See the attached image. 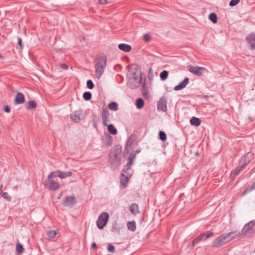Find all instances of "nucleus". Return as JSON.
I'll return each mask as SVG.
<instances>
[{
	"instance_id": "f257e3e1",
	"label": "nucleus",
	"mask_w": 255,
	"mask_h": 255,
	"mask_svg": "<svg viewBox=\"0 0 255 255\" xmlns=\"http://www.w3.org/2000/svg\"><path fill=\"white\" fill-rule=\"evenodd\" d=\"M141 71L137 68L131 69L127 73V84L132 89L139 86L142 81Z\"/></svg>"
},
{
	"instance_id": "f03ea898",
	"label": "nucleus",
	"mask_w": 255,
	"mask_h": 255,
	"mask_svg": "<svg viewBox=\"0 0 255 255\" xmlns=\"http://www.w3.org/2000/svg\"><path fill=\"white\" fill-rule=\"evenodd\" d=\"M121 148L120 145H116L109 154V161L113 170L117 169L121 164Z\"/></svg>"
},
{
	"instance_id": "7ed1b4c3",
	"label": "nucleus",
	"mask_w": 255,
	"mask_h": 255,
	"mask_svg": "<svg viewBox=\"0 0 255 255\" xmlns=\"http://www.w3.org/2000/svg\"><path fill=\"white\" fill-rule=\"evenodd\" d=\"M95 65L96 75L98 79H100L103 75L107 65V57L102 55L97 58Z\"/></svg>"
},
{
	"instance_id": "20e7f679",
	"label": "nucleus",
	"mask_w": 255,
	"mask_h": 255,
	"mask_svg": "<svg viewBox=\"0 0 255 255\" xmlns=\"http://www.w3.org/2000/svg\"><path fill=\"white\" fill-rule=\"evenodd\" d=\"M109 215L107 212H103L101 214L96 222L97 227L99 229H103L107 225L109 220Z\"/></svg>"
},
{
	"instance_id": "39448f33",
	"label": "nucleus",
	"mask_w": 255,
	"mask_h": 255,
	"mask_svg": "<svg viewBox=\"0 0 255 255\" xmlns=\"http://www.w3.org/2000/svg\"><path fill=\"white\" fill-rule=\"evenodd\" d=\"M227 238L225 234H222L221 236L216 238L213 242L212 246L215 248H219L228 243Z\"/></svg>"
},
{
	"instance_id": "423d86ee",
	"label": "nucleus",
	"mask_w": 255,
	"mask_h": 255,
	"mask_svg": "<svg viewBox=\"0 0 255 255\" xmlns=\"http://www.w3.org/2000/svg\"><path fill=\"white\" fill-rule=\"evenodd\" d=\"M242 234L247 235V233L253 234L255 232V222L251 221L244 226L242 231Z\"/></svg>"
},
{
	"instance_id": "0eeeda50",
	"label": "nucleus",
	"mask_w": 255,
	"mask_h": 255,
	"mask_svg": "<svg viewBox=\"0 0 255 255\" xmlns=\"http://www.w3.org/2000/svg\"><path fill=\"white\" fill-rule=\"evenodd\" d=\"M44 185L47 189L52 191L56 190L60 186L58 182L51 178H48V180L45 182Z\"/></svg>"
},
{
	"instance_id": "6e6552de",
	"label": "nucleus",
	"mask_w": 255,
	"mask_h": 255,
	"mask_svg": "<svg viewBox=\"0 0 255 255\" xmlns=\"http://www.w3.org/2000/svg\"><path fill=\"white\" fill-rule=\"evenodd\" d=\"M246 40L247 44L252 50L255 49V34L251 33L246 37Z\"/></svg>"
},
{
	"instance_id": "1a4fd4ad",
	"label": "nucleus",
	"mask_w": 255,
	"mask_h": 255,
	"mask_svg": "<svg viewBox=\"0 0 255 255\" xmlns=\"http://www.w3.org/2000/svg\"><path fill=\"white\" fill-rule=\"evenodd\" d=\"M167 98L165 97H162L160 98L157 103L158 110L166 112L167 110Z\"/></svg>"
},
{
	"instance_id": "9d476101",
	"label": "nucleus",
	"mask_w": 255,
	"mask_h": 255,
	"mask_svg": "<svg viewBox=\"0 0 255 255\" xmlns=\"http://www.w3.org/2000/svg\"><path fill=\"white\" fill-rule=\"evenodd\" d=\"M76 202V198L74 196L66 197L63 201V205L67 207H72Z\"/></svg>"
},
{
	"instance_id": "9b49d317",
	"label": "nucleus",
	"mask_w": 255,
	"mask_h": 255,
	"mask_svg": "<svg viewBox=\"0 0 255 255\" xmlns=\"http://www.w3.org/2000/svg\"><path fill=\"white\" fill-rule=\"evenodd\" d=\"M205 68L204 67H199V66H188V70L189 71L193 73L195 75H196L197 76H201L202 75L203 72Z\"/></svg>"
},
{
	"instance_id": "f8f14e48",
	"label": "nucleus",
	"mask_w": 255,
	"mask_h": 255,
	"mask_svg": "<svg viewBox=\"0 0 255 255\" xmlns=\"http://www.w3.org/2000/svg\"><path fill=\"white\" fill-rule=\"evenodd\" d=\"M82 112L81 110H77L70 115L71 120L75 123H78L81 120Z\"/></svg>"
},
{
	"instance_id": "ddd939ff",
	"label": "nucleus",
	"mask_w": 255,
	"mask_h": 255,
	"mask_svg": "<svg viewBox=\"0 0 255 255\" xmlns=\"http://www.w3.org/2000/svg\"><path fill=\"white\" fill-rule=\"evenodd\" d=\"M189 79L188 78L186 77L184 80L181 81L178 85L174 87L175 91H179L184 89L189 83Z\"/></svg>"
},
{
	"instance_id": "4468645a",
	"label": "nucleus",
	"mask_w": 255,
	"mask_h": 255,
	"mask_svg": "<svg viewBox=\"0 0 255 255\" xmlns=\"http://www.w3.org/2000/svg\"><path fill=\"white\" fill-rule=\"evenodd\" d=\"M242 234V233L241 232H238L237 231H232L227 233V234H225V236L227 238L228 242H229L235 238L237 235H238V237H240Z\"/></svg>"
},
{
	"instance_id": "2eb2a0df",
	"label": "nucleus",
	"mask_w": 255,
	"mask_h": 255,
	"mask_svg": "<svg viewBox=\"0 0 255 255\" xmlns=\"http://www.w3.org/2000/svg\"><path fill=\"white\" fill-rule=\"evenodd\" d=\"M109 117V111L106 109H103L102 113V119L103 125L105 126H107V121Z\"/></svg>"
},
{
	"instance_id": "dca6fc26",
	"label": "nucleus",
	"mask_w": 255,
	"mask_h": 255,
	"mask_svg": "<svg viewBox=\"0 0 255 255\" xmlns=\"http://www.w3.org/2000/svg\"><path fill=\"white\" fill-rule=\"evenodd\" d=\"M25 102V98L23 94L20 92H18L16 95L14 102L16 104H22Z\"/></svg>"
},
{
	"instance_id": "f3484780",
	"label": "nucleus",
	"mask_w": 255,
	"mask_h": 255,
	"mask_svg": "<svg viewBox=\"0 0 255 255\" xmlns=\"http://www.w3.org/2000/svg\"><path fill=\"white\" fill-rule=\"evenodd\" d=\"M118 48L121 50L126 52L130 51L131 49V47L130 45L125 43L119 44L118 45Z\"/></svg>"
},
{
	"instance_id": "a211bd4d",
	"label": "nucleus",
	"mask_w": 255,
	"mask_h": 255,
	"mask_svg": "<svg viewBox=\"0 0 255 255\" xmlns=\"http://www.w3.org/2000/svg\"><path fill=\"white\" fill-rule=\"evenodd\" d=\"M121 176L122 177L120 181L121 184L123 188H126L128 182L129 177L128 176H126L123 173H121Z\"/></svg>"
},
{
	"instance_id": "6ab92c4d",
	"label": "nucleus",
	"mask_w": 255,
	"mask_h": 255,
	"mask_svg": "<svg viewBox=\"0 0 255 255\" xmlns=\"http://www.w3.org/2000/svg\"><path fill=\"white\" fill-rule=\"evenodd\" d=\"M129 210L131 214L136 215L139 212L138 206L136 203H132L129 206Z\"/></svg>"
},
{
	"instance_id": "aec40b11",
	"label": "nucleus",
	"mask_w": 255,
	"mask_h": 255,
	"mask_svg": "<svg viewBox=\"0 0 255 255\" xmlns=\"http://www.w3.org/2000/svg\"><path fill=\"white\" fill-rule=\"evenodd\" d=\"M190 123L192 126L198 127L200 125L201 121L199 118L195 117H193L190 119Z\"/></svg>"
},
{
	"instance_id": "412c9836",
	"label": "nucleus",
	"mask_w": 255,
	"mask_h": 255,
	"mask_svg": "<svg viewBox=\"0 0 255 255\" xmlns=\"http://www.w3.org/2000/svg\"><path fill=\"white\" fill-rule=\"evenodd\" d=\"M141 90L143 95H145L148 94V87L145 83V80L143 82L141 81Z\"/></svg>"
},
{
	"instance_id": "4be33fe9",
	"label": "nucleus",
	"mask_w": 255,
	"mask_h": 255,
	"mask_svg": "<svg viewBox=\"0 0 255 255\" xmlns=\"http://www.w3.org/2000/svg\"><path fill=\"white\" fill-rule=\"evenodd\" d=\"M59 178L61 179H64L68 177H70L72 175V172L71 171H68V172H62L61 171H59Z\"/></svg>"
},
{
	"instance_id": "5701e85b",
	"label": "nucleus",
	"mask_w": 255,
	"mask_h": 255,
	"mask_svg": "<svg viewBox=\"0 0 255 255\" xmlns=\"http://www.w3.org/2000/svg\"><path fill=\"white\" fill-rule=\"evenodd\" d=\"M108 131L113 135L117 133V130L113 124H110L108 126Z\"/></svg>"
},
{
	"instance_id": "b1692460",
	"label": "nucleus",
	"mask_w": 255,
	"mask_h": 255,
	"mask_svg": "<svg viewBox=\"0 0 255 255\" xmlns=\"http://www.w3.org/2000/svg\"><path fill=\"white\" fill-rule=\"evenodd\" d=\"M205 235V233H202L199 236L196 238L192 242V246H195L197 245L203 239V237H204V236Z\"/></svg>"
},
{
	"instance_id": "393cba45",
	"label": "nucleus",
	"mask_w": 255,
	"mask_h": 255,
	"mask_svg": "<svg viewBox=\"0 0 255 255\" xmlns=\"http://www.w3.org/2000/svg\"><path fill=\"white\" fill-rule=\"evenodd\" d=\"M128 229L132 232H134L136 230V225L134 221L128 222L127 224Z\"/></svg>"
},
{
	"instance_id": "a878e982",
	"label": "nucleus",
	"mask_w": 255,
	"mask_h": 255,
	"mask_svg": "<svg viewBox=\"0 0 255 255\" xmlns=\"http://www.w3.org/2000/svg\"><path fill=\"white\" fill-rule=\"evenodd\" d=\"M135 104L137 109H141L144 106V101L141 98H138L136 100Z\"/></svg>"
},
{
	"instance_id": "bb28decb",
	"label": "nucleus",
	"mask_w": 255,
	"mask_h": 255,
	"mask_svg": "<svg viewBox=\"0 0 255 255\" xmlns=\"http://www.w3.org/2000/svg\"><path fill=\"white\" fill-rule=\"evenodd\" d=\"M36 107V104L34 101L31 100L29 101L26 104V109L27 110H30L31 109L35 108Z\"/></svg>"
},
{
	"instance_id": "cd10ccee",
	"label": "nucleus",
	"mask_w": 255,
	"mask_h": 255,
	"mask_svg": "<svg viewBox=\"0 0 255 255\" xmlns=\"http://www.w3.org/2000/svg\"><path fill=\"white\" fill-rule=\"evenodd\" d=\"M133 163H132L131 161H128L126 165H125L122 170V173H127L128 170L130 168V166Z\"/></svg>"
},
{
	"instance_id": "c85d7f7f",
	"label": "nucleus",
	"mask_w": 255,
	"mask_h": 255,
	"mask_svg": "<svg viewBox=\"0 0 255 255\" xmlns=\"http://www.w3.org/2000/svg\"><path fill=\"white\" fill-rule=\"evenodd\" d=\"M109 108L114 111H116L118 109V105L116 102H112L109 104Z\"/></svg>"
},
{
	"instance_id": "c756f323",
	"label": "nucleus",
	"mask_w": 255,
	"mask_h": 255,
	"mask_svg": "<svg viewBox=\"0 0 255 255\" xmlns=\"http://www.w3.org/2000/svg\"><path fill=\"white\" fill-rule=\"evenodd\" d=\"M209 18L214 23H216L217 22V16L214 12L210 14Z\"/></svg>"
},
{
	"instance_id": "7c9ffc66",
	"label": "nucleus",
	"mask_w": 255,
	"mask_h": 255,
	"mask_svg": "<svg viewBox=\"0 0 255 255\" xmlns=\"http://www.w3.org/2000/svg\"><path fill=\"white\" fill-rule=\"evenodd\" d=\"M159 76L161 80H165L168 76V72L166 70H163L160 73Z\"/></svg>"
},
{
	"instance_id": "2f4dec72",
	"label": "nucleus",
	"mask_w": 255,
	"mask_h": 255,
	"mask_svg": "<svg viewBox=\"0 0 255 255\" xmlns=\"http://www.w3.org/2000/svg\"><path fill=\"white\" fill-rule=\"evenodd\" d=\"M83 99L86 101H89L92 98V93L90 92H85L83 95Z\"/></svg>"
},
{
	"instance_id": "473e14b6",
	"label": "nucleus",
	"mask_w": 255,
	"mask_h": 255,
	"mask_svg": "<svg viewBox=\"0 0 255 255\" xmlns=\"http://www.w3.org/2000/svg\"><path fill=\"white\" fill-rule=\"evenodd\" d=\"M106 144L108 146H111L113 144V137L111 135L107 134L106 135Z\"/></svg>"
},
{
	"instance_id": "72a5a7b5",
	"label": "nucleus",
	"mask_w": 255,
	"mask_h": 255,
	"mask_svg": "<svg viewBox=\"0 0 255 255\" xmlns=\"http://www.w3.org/2000/svg\"><path fill=\"white\" fill-rule=\"evenodd\" d=\"M159 139L162 141H165L167 139V136L166 133L163 131H160L159 132Z\"/></svg>"
},
{
	"instance_id": "f704fd0d",
	"label": "nucleus",
	"mask_w": 255,
	"mask_h": 255,
	"mask_svg": "<svg viewBox=\"0 0 255 255\" xmlns=\"http://www.w3.org/2000/svg\"><path fill=\"white\" fill-rule=\"evenodd\" d=\"M251 161L249 160V159H247L245 156H243L240 160V163L243 162V164L241 165L242 166H243V168L247 164H248Z\"/></svg>"
},
{
	"instance_id": "c9c22d12",
	"label": "nucleus",
	"mask_w": 255,
	"mask_h": 255,
	"mask_svg": "<svg viewBox=\"0 0 255 255\" xmlns=\"http://www.w3.org/2000/svg\"><path fill=\"white\" fill-rule=\"evenodd\" d=\"M59 171L51 172L48 176V178H51L52 177H59Z\"/></svg>"
},
{
	"instance_id": "e433bc0d",
	"label": "nucleus",
	"mask_w": 255,
	"mask_h": 255,
	"mask_svg": "<svg viewBox=\"0 0 255 255\" xmlns=\"http://www.w3.org/2000/svg\"><path fill=\"white\" fill-rule=\"evenodd\" d=\"M0 195L7 201H10L11 200V197L7 192H3Z\"/></svg>"
},
{
	"instance_id": "4c0bfd02",
	"label": "nucleus",
	"mask_w": 255,
	"mask_h": 255,
	"mask_svg": "<svg viewBox=\"0 0 255 255\" xmlns=\"http://www.w3.org/2000/svg\"><path fill=\"white\" fill-rule=\"evenodd\" d=\"M243 168V166H237L235 170L233 171V173H234V175H237L239 174V173L240 172V171L242 170V169Z\"/></svg>"
},
{
	"instance_id": "58836bf2",
	"label": "nucleus",
	"mask_w": 255,
	"mask_h": 255,
	"mask_svg": "<svg viewBox=\"0 0 255 255\" xmlns=\"http://www.w3.org/2000/svg\"><path fill=\"white\" fill-rule=\"evenodd\" d=\"M47 236L49 238H53L56 235V233L54 230L49 231L47 234Z\"/></svg>"
},
{
	"instance_id": "ea45409f",
	"label": "nucleus",
	"mask_w": 255,
	"mask_h": 255,
	"mask_svg": "<svg viewBox=\"0 0 255 255\" xmlns=\"http://www.w3.org/2000/svg\"><path fill=\"white\" fill-rule=\"evenodd\" d=\"M94 87V84L92 80H88L87 81V87L90 89H92Z\"/></svg>"
},
{
	"instance_id": "a19ab883",
	"label": "nucleus",
	"mask_w": 255,
	"mask_h": 255,
	"mask_svg": "<svg viewBox=\"0 0 255 255\" xmlns=\"http://www.w3.org/2000/svg\"><path fill=\"white\" fill-rule=\"evenodd\" d=\"M16 250L19 253H21L23 251V246L18 243L16 246Z\"/></svg>"
},
{
	"instance_id": "79ce46f5",
	"label": "nucleus",
	"mask_w": 255,
	"mask_h": 255,
	"mask_svg": "<svg viewBox=\"0 0 255 255\" xmlns=\"http://www.w3.org/2000/svg\"><path fill=\"white\" fill-rule=\"evenodd\" d=\"M254 156V154L253 152H249L244 156L246 157L247 159H249L250 161H251L253 159Z\"/></svg>"
},
{
	"instance_id": "37998d69",
	"label": "nucleus",
	"mask_w": 255,
	"mask_h": 255,
	"mask_svg": "<svg viewBox=\"0 0 255 255\" xmlns=\"http://www.w3.org/2000/svg\"><path fill=\"white\" fill-rule=\"evenodd\" d=\"M108 251L110 252L113 253L115 251V246L111 244H109L108 246Z\"/></svg>"
},
{
	"instance_id": "c03bdc74",
	"label": "nucleus",
	"mask_w": 255,
	"mask_h": 255,
	"mask_svg": "<svg viewBox=\"0 0 255 255\" xmlns=\"http://www.w3.org/2000/svg\"><path fill=\"white\" fill-rule=\"evenodd\" d=\"M240 0H231L229 2V5L230 6H234L236 5L239 2Z\"/></svg>"
},
{
	"instance_id": "a18cd8bd",
	"label": "nucleus",
	"mask_w": 255,
	"mask_h": 255,
	"mask_svg": "<svg viewBox=\"0 0 255 255\" xmlns=\"http://www.w3.org/2000/svg\"><path fill=\"white\" fill-rule=\"evenodd\" d=\"M136 154H135V153H132V152L130 153V154L128 157V160L131 161L132 163H133V160L135 158Z\"/></svg>"
},
{
	"instance_id": "49530a36",
	"label": "nucleus",
	"mask_w": 255,
	"mask_h": 255,
	"mask_svg": "<svg viewBox=\"0 0 255 255\" xmlns=\"http://www.w3.org/2000/svg\"><path fill=\"white\" fill-rule=\"evenodd\" d=\"M205 235L204 236V237H205L204 239L205 240H207V239H208L210 237H212L214 236V233L211 232H209L206 234V233H205Z\"/></svg>"
},
{
	"instance_id": "de8ad7c7",
	"label": "nucleus",
	"mask_w": 255,
	"mask_h": 255,
	"mask_svg": "<svg viewBox=\"0 0 255 255\" xmlns=\"http://www.w3.org/2000/svg\"><path fill=\"white\" fill-rule=\"evenodd\" d=\"M143 39L146 42H148L150 40V36L148 34H144L143 35Z\"/></svg>"
},
{
	"instance_id": "09e8293b",
	"label": "nucleus",
	"mask_w": 255,
	"mask_h": 255,
	"mask_svg": "<svg viewBox=\"0 0 255 255\" xmlns=\"http://www.w3.org/2000/svg\"><path fill=\"white\" fill-rule=\"evenodd\" d=\"M18 45L19 46L20 49H22V39L20 37H18Z\"/></svg>"
},
{
	"instance_id": "8fccbe9b",
	"label": "nucleus",
	"mask_w": 255,
	"mask_h": 255,
	"mask_svg": "<svg viewBox=\"0 0 255 255\" xmlns=\"http://www.w3.org/2000/svg\"><path fill=\"white\" fill-rule=\"evenodd\" d=\"M60 68L63 69L67 70L68 69V66L65 63H62L60 64Z\"/></svg>"
},
{
	"instance_id": "3c124183",
	"label": "nucleus",
	"mask_w": 255,
	"mask_h": 255,
	"mask_svg": "<svg viewBox=\"0 0 255 255\" xmlns=\"http://www.w3.org/2000/svg\"><path fill=\"white\" fill-rule=\"evenodd\" d=\"M253 190V189H251V186H250L249 188L246 189L244 192L243 193V195H245L246 194H247L250 192H251Z\"/></svg>"
},
{
	"instance_id": "603ef678",
	"label": "nucleus",
	"mask_w": 255,
	"mask_h": 255,
	"mask_svg": "<svg viewBox=\"0 0 255 255\" xmlns=\"http://www.w3.org/2000/svg\"><path fill=\"white\" fill-rule=\"evenodd\" d=\"M4 111L5 112V113H9L10 111V108L8 107V106H5L4 108Z\"/></svg>"
},
{
	"instance_id": "864d4df0",
	"label": "nucleus",
	"mask_w": 255,
	"mask_h": 255,
	"mask_svg": "<svg viewBox=\"0 0 255 255\" xmlns=\"http://www.w3.org/2000/svg\"><path fill=\"white\" fill-rule=\"evenodd\" d=\"M99 3L101 4L109 3L107 0H99Z\"/></svg>"
},
{
	"instance_id": "5fc2aeb1",
	"label": "nucleus",
	"mask_w": 255,
	"mask_h": 255,
	"mask_svg": "<svg viewBox=\"0 0 255 255\" xmlns=\"http://www.w3.org/2000/svg\"><path fill=\"white\" fill-rule=\"evenodd\" d=\"M132 143V142H130V139H128L127 141V146H126V148H125V150H126L128 148V146L129 145V146H130L131 144Z\"/></svg>"
},
{
	"instance_id": "6e6d98bb",
	"label": "nucleus",
	"mask_w": 255,
	"mask_h": 255,
	"mask_svg": "<svg viewBox=\"0 0 255 255\" xmlns=\"http://www.w3.org/2000/svg\"><path fill=\"white\" fill-rule=\"evenodd\" d=\"M236 176H237V175H234V173H233V172H232L231 173V174H230V178H231L232 180H233V179L235 178V177H236Z\"/></svg>"
},
{
	"instance_id": "4d7b16f0",
	"label": "nucleus",
	"mask_w": 255,
	"mask_h": 255,
	"mask_svg": "<svg viewBox=\"0 0 255 255\" xmlns=\"http://www.w3.org/2000/svg\"><path fill=\"white\" fill-rule=\"evenodd\" d=\"M91 248L94 249H96L97 248V244L96 243L94 242L91 246Z\"/></svg>"
},
{
	"instance_id": "13d9d810",
	"label": "nucleus",
	"mask_w": 255,
	"mask_h": 255,
	"mask_svg": "<svg viewBox=\"0 0 255 255\" xmlns=\"http://www.w3.org/2000/svg\"><path fill=\"white\" fill-rule=\"evenodd\" d=\"M251 186V189L255 190V181L253 183Z\"/></svg>"
},
{
	"instance_id": "bf43d9fd",
	"label": "nucleus",
	"mask_w": 255,
	"mask_h": 255,
	"mask_svg": "<svg viewBox=\"0 0 255 255\" xmlns=\"http://www.w3.org/2000/svg\"><path fill=\"white\" fill-rule=\"evenodd\" d=\"M2 188H3L2 185H0V195H1L3 193L2 191Z\"/></svg>"
},
{
	"instance_id": "052dcab7",
	"label": "nucleus",
	"mask_w": 255,
	"mask_h": 255,
	"mask_svg": "<svg viewBox=\"0 0 255 255\" xmlns=\"http://www.w3.org/2000/svg\"><path fill=\"white\" fill-rule=\"evenodd\" d=\"M140 151H141V150L140 148H139V149H136L134 153L135 154H137V153H139V152H140Z\"/></svg>"
},
{
	"instance_id": "680f3d73",
	"label": "nucleus",
	"mask_w": 255,
	"mask_h": 255,
	"mask_svg": "<svg viewBox=\"0 0 255 255\" xmlns=\"http://www.w3.org/2000/svg\"><path fill=\"white\" fill-rule=\"evenodd\" d=\"M109 3H112L115 0H107Z\"/></svg>"
},
{
	"instance_id": "e2e57ef3",
	"label": "nucleus",
	"mask_w": 255,
	"mask_h": 255,
	"mask_svg": "<svg viewBox=\"0 0 255 255\" xmlns=\"http://www.w3.org/2000/svg\"><path fill=\"white\" fill-rule=\"evenodd\" d=\"M248 119L250 120V121H251V122H253V118L251 117H249Z\"/></svg>"
},
{
	"instance_id": "0e129e2a",
	"label": "nucleus",
	"mask_w": 255,
	"mask_h": 255,
	"mask_svg": "<svg viewBox=\"0 0 255 255\" xmlns=\"http://www.w3.org/2000/svg\"><path fill=\"white\" fill-rule=\"evenodd\" d=\"M152 69L151 67H150L149 68V73H152Z\"/></svg>"
},
{
	"instance_id": "69168bd1",
	"label": "nucleus",
	"mask_w": 255,
	"mask_h": 255,
	"mask_svg": "<svg viewBox=\"0 0 255 255\" xmlns=\"http://www.w3.org/2000/svg\"><path fill=\"white\" fill-rule=\"evenodd\" d=\"M62 193H60V194L59 195V196H58V199H60V197L62 196Z\"/></svg>"
},
{
	"instance_id": "338daca9",
	"label": "nucleus",
	"mask_w": 255,
	"mask_h": 255,
	"mask_svg": "<svg viewBox=\"0 0 255 255\" xmlns=\"http://www.w3.org/2000/svg\"><path fill=\"white\" fill-rule=\"evenodd\" d=\"M94 127H96V122H95L94 123Z\"/></svg>"
},
{
	"instance_id": "774afa93",
	"label": "nucleus",
	"mask_w": 255,
	"mask_h": 255,
	"mask_svg": "<svg viewBox=\"0 0 255 255\" xmlns=\"http://www.w3.org/2000/svg\"><path fill=\"white\" fill-rule=\"evenodd\" d=\"M110 255V254H108V255Z\"/></svg>"
}]
</instances>
